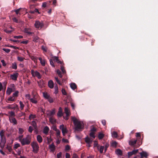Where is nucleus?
<instances>
[{"label": "nucleus", "mask_w": 158, "mask_h": 158, "mask_svg": "<svg viewBox=\"0 0 158 158\" xmlns=\"http://www.w3.org/2000/svg\"><path fill=\"white\" fill-rule=\"evenodd\" d=\"M72 120L75 126V129L76 131H80V129H83L84 124L82 122L80 121L74 117H71Z\"/></svg>", "instance_id": "1"}, {"label": "nucleus", "mask_w": 158, "mask_h": 158, "mask_svg": "<svg viewBox=\"0 0 158 158\" xmlns=\"http://www.w3.org/2000/svg\"><path fill=\"white\" fill-rule=\"evenodd\" d=\"M31 142V137L29 135H27L26 137L23 138L20 142L22 145H29Z\"/></svg>", "instance_id": "2"}, {"label": "nucleus", "mask_w": 158, "mask_h": 158, "mask_svg": "<svg viewBox=\"0 0 158 158\" xmlns=\"http://www.w3.org/2000/svg\"><path fill=\"white\" fill-rule=\"evenodd\" d=\"M32 148V152L35 153H37L39 150V147L38 143L36 142H33L31 144Z\"/></svg>", "instance_id": "3"}, {"label": "nucleus", "mask_w": 158, "mask_h": 158, "mask_svg": "<svg viewBox=\"0 0 158 158\" xmlns=\"http://www.w3.org/2000/svg\"><path fill=\"white\" fill-rule=\"evenodd\" d=\"M31 74L33 77H36L39 79H40L41 78V76L37 71H35L33 69H32L31 70Z\"/></svg>", "instance_id": "4"}, {"label": "nucleus", "mask_w": 158, "mask_h": 158, "mask_svg": "<svg viewBox=\"0 0 158 158\" xmlns=\"http://www.w3.org/2000/svg\"><path fill=\"white\" fill-rule=\"evenodd\" d=\"M34 25L36 28L40 29L44 26V24L42 22H40L39 21H35Z\"/></svg>", "instance_id": "5"}, {"label": "nucleus", "mask_w": 158, "mask_h": 158, "mask_svg": "<svg viewBox=\"0 0 158 158\" xmlns=\"http://www.w3.org/2000/svg\"><path fill=\"white\" fill-rule=\"evenodd\" d=\"M56 111L55 109H53L51 110H47L46 112V114L48 117H53V116L55 114Z\"/></svg>", "instance_id": "6"}, {"label": "nucleus", "mask_w": 158, "mask_h": 158, "mask_svg": "<svg viewBox=\"0 0 158 158\" xmlns=\"http://www.w3.org/2000/svg\"><path fill=\"white\" fill-rule=\"evenodd\" d=\"M19 74L17 73H14L10 75V77L11 79L15 81H16L17 80V78Z\"/></svg>", "instance_id": "7"}, {"label": "nucleus", "mask_w": 158, "mask_h": 158, "mask_svg": "<svg viewBox=\"0 0 158 158\" xmlns=\"http://www.w3.org/2000/svg\"><path fill=\"white\" fill-rule=\"evenodd\" d=\"M6 143V139L4 138L0 139V147L2 148H3L4 145Z\"/></svg>", "instance_id": "8"}, {"label": "nucleus", "mask_w": 158, "mask_h": 158, "mask_svg": "<svg viewBox=\"0 0 158 158\" xmlns=\"http://www.w3.org/2000/svg\"><path fill=\"white\" fill-rule=\"evenodd\" d=\"M49 148L50 150V152L52 153L55 152L56 149L55 146L53 143H52L49 145Z\"/></svg>", "instance_id": "9"}, {"label": "nucleus", "mask_w": 158, "mask_h": 158, "mask_svg": "<svg viewBox=\"0 0 158 158\" xmlns=\"http://www.w3.org/2000/svg\"><path fill=\"white\" fill-rule=\"evenodd\" d=\"M9 120L10 122L13 123V125H15L17 124V120L14 117H10Z\"/></svg>", "instance_id": "10"}, {"label": "nucleus", "mask_w": 158, "mask_h": 158, "mask_svg": "<svg viewBox=\"0 0 158 158\" xmlns=\"http://www.w3.org/2000/svg\"><path fill=\"white\" fill-rule=\"evenodd\" d=\"M60 129L61 130L62 133H67L68 130L66 127H64V125L62 124L60 126Z\"/></svg>", "instance_id": "11"}, {"label": "nucleus", "mask_w": 158, "mask_h": 158, "mask_svg": "<svg viewBox=\"0 0 158 158\" xmlns=\"http://www.w3.org/2000/svg\"><path fill=\"white\" fill-rule=\"evenodd\" d=\"M85 142L87 144H91L93 140V139L86 137L85 138Z\"/></svg>", "instance_id": "12"}, {"label": "nucleus", "mask_w": 158, "mask_h": 158, "mask_svg": "<svg viewBox=\"0 0 158 158\" xmlns=\"http://www.w3.org/2000/svg\"><path fill=\"white\" fill-rule=\"evenodd\" d=\"M63 115L62 109L61 107L59 108L58 112L57 113V116L58 117H61Z\"/></svg>", "instance_id": "13"}, {"label": "nucleus", "mask_w": 158, "mask_h": 158, "mask_svg": "<svg viewBox=\"0 0 158 158\" xmlns=\"http://www.w3.org/2000/svg\"><path fill=\"white\" fill-rule=\"evenodd\" d=\"M139 154L141 156V158H143V157L147 158L148 156V153L145 151H142V152H140Z\"/></svg>", "instance_id": "14"}, {"label": "nucleus", "mask_w": 158, "mask_h": 158, "mask_svg": "<svg viewBox=\"0 0 158 158\" xmlns=\"http://www.w3.org/2000/svg\"><path fill=\"white\" fill-rule=\"evenodd\" d=\"M48 86L50 89H52L54 87V83L52 80H49L48 82Z\"/></svg>", "instance_id": "15"}, {"label": "nucleus", "mask_w": 158, "mask_h": 158, "mask_svg": "<svg viewBox=\"0 0 158 158\" xmlns=\"http://www.w3.org/2000/svg\"><path fill=\"white\" fill-rule=\"evenodd\" d=\"M49 130V127L46 126L44 128L43 132L45 135H47Z\"/></svg>", "instance_id": "16"}, {"label": "nucleus", "mask_w": 158, "mask_h": 158, "mask_svg": "<svg viewBox=\"0 0 158 158\" xmlns=\"http://www.w3.org/2000/svg\"><path fill=\"white\" fill-rule=\"evenodd\" d=\"M44 97L46 99H48V98L50 97L49 95L47 92H43L42 93Z\"/></svg>", "instance_id": "17"}, {"label": "nucleus", "mask_w": 158, "mask_h": 158, "mask_svg": "<svg viewBox=\"0 0 158 158\" xmlns=\"http://www.w3.org/2000/svg\"><path fill=\"white\" fill-rule=\"evenodd\" d=\"M38 84L39 86L41 88H42L44 85V83L43 80H40L38 82Z\"/></svg>", "instance_id": "18"}, {"label": "nucleus", "mask_w": 158, "mask_h": 158, "mask_svg": "<svg viewBox=\"0 0 158 158\" xmlns=\"http://www.w3.org/2000/svg\"><path fill=\"white\" fill-rule=\"evenodd\" d=\"M137 140L131 139L129 141V144L131 146L134 145L136 143Z\"/></svg>", "instance_id": "19"}, {"label": "nucleus", "mask_w": 158, "mask_h": 158, "mask_svg": "<svg viewBox=\"0 0 158 158\" xmlns=\"http://www.w3.org/2000/svg\"><path fill=\"white\" fill-rule=\"evenodd\" d=\"M64 111L66 115H70V110L68 107H65L64 108Z\"/></svg>", "instance_id": "20"}, {"label": "nucleus", "mask_w": 158, "mask_h": 158, "mask_svg": "<svg viewBox=\"0 0 158 158\" xmlns=\"http://www.w3.org/2000/svg\"><path fill=\"white\" fill-rule=\"evenodd\" d=\"M49 121L52 124H54L56 122V119L53 117H49Z\"/></svg>", "instance_id": "21"}, {"label": "nucleus", "mask_w": 158, "mask_h": 158, "mask_svg": "<svg viewBox=\"0 0 158 158\" xmlns=\"http://www.w3.org/2000/svg\"><path fill=\"white\" fill-rule=\"evenodd\" d=\"M104 149V147L103 146H98V149L100 153H102L103 152V150Z\"/></svg>", "instance_id": "22"}, {"label": "nucleus", "mask_w": 158, "mask_h": 158, "mask_svg": "<svg viewBox=\"0 0 158 158\" xmlns=\"http://www.w3.org/2000/svg\"><path fill=\"white\" fill-rule=\"evenodd\" d=\"M37 140L39 143H41L43 141L42 137L40 135H38L37 136Z\"/></svg>", "instance_id": "23"}, {"label": "nucleus", "mask_w": 158, "mask_h": 158, "mask_svg": "<svg viewBox=\"0 0 158 158\" xmlns=\"http://www.w3.org/2000/svg\"><path fill=\"white\" fill-rule=\"evenodd\" d=\"M115 153L116 154L119 156H121L122 154V151L120 149H117L115 151Z\"/></svg>", "instance_id": "24"}, {"label": "nucleus", "mask_w": 158, "mask_h": 158, "mask_svg": "<svg viewBox=\"0 0 158 158\" xmlns=\"http://www.w3.org/2000/svg\"><path fill=\"white\" fill-rule=\"evenodd\" d=\"M71 88L73 90H74L77 88V86L75 83H71L70 85Z\"/></svg>", "instance_id": "25"}, {"label": "nucleus", "mask_w": 158, "mask_h": 158, "mask_svg": "<svg viewBox=\"0 0 158 158\" xmlns=\"http://www.w3.org/2000/svg\"><path fill=\"white\" fill-rule=\"evenodd\" d=\"M39 38L37 36H34L33 37V41L35 42H37L39 41Z\"/></svg>", "instance_id": "26"}, {"label": "nucleus", "mask_w": 158, "mask_h": 158, "mask_svg": "<svg viewBox=\"0 0 158 158\" xmlns=\"http://www.w3.org/2000/svg\"><path fill=\"white\" fill-rule=\"evenodd\" d=\"M39 60H40V63L42 66H44L45 65V61L44 60H43L41 57H39L38 58Z\"/></svg>", "instance_id": "27"}, {"label": "nucleus", "mask_w": 158, "mask_h": 158, "mask_svg": "<svg viewBox=\"0 0 158 158\" xmlns=\"http://www.w3.org/2000/svg\"><path fill=\"white\" fill-rule=\"evenodd\" d=\"M54 93L55 94H57L59 92L58 88L57 85H56L54 86Z\"/></svg>", "instance_id": "28"}, {"label": "nucleus", "mask_w": 158, "mask_h": 158, "mask_svg": "<svg viewBox=\"0 0 158 158\" xmlns=\"http://www.w3.org/2000/svg\"><path fill=\"white\" fill-rule=\"evenodd\" d=\"M12 91V89L8 87L6 91V93L7 94L10 95Z\"/></svg>", "instance_id": "29"}, {"label": "nucleus", "mask_w": 158, "mask_h": 158, "mask_svg": "<svg viewBox=\"0 0 158 158\" xmlns=\"http://www.w3.org/2000/svg\"><path fill=\"white\" fill-rule=\"evenodd\" d=\"M9 113L10 114V115L9 116V118L10 117H14L15 116V113L13 111H11L9 112Z\"/></svg>", "instance_id": "30"}, {"label": "nucleus", "mask_w": 158, "mask_h": 158, "mask_svg": "<svg viewBox=\"0 0 158 158\" xmlns=\"http://www.w3.org/2000/svg\"><path fill=\"white\" fill-rule=\"evenodd\" d=\"M6 148L10 152L12 153L13 152L12 149L10 146L7 145L6 147Z\"/></svg>", "instance_id": "31"}, {"label": "nucleus", "mask_w": 158, "mask_h": 158, "mask_svg": "<svg viewBox=\"0 0 158 158\" xmlns=\"http://www.w3.org/2000/svg\"><path fill=\"white\" fill-rule=\"evenodd\" d=\"M20 145L19 143H15L14 145V148L15 150H16L18 148L20 147Z\"/></svg>", "instance_id": "32"}, {"label": "nucleus", "mask_w": 158, "mask_h": 158, "mask_svg": "<svg viewBox=\"0 0 158 158\" xmlns=\"http://www.w3.org/2000/svg\"><path fill=\"white\" fill-rule=\"evenodd\" d=\"M19 103L21 110H22L24 108V105L23 104V102L21 101L19 102Z\"/></svg>", "instance_id": "33"}, {"label": "nucleus", "mask_w": 158, "mask_h": 158, "mask_svg": "<svg viewBox=\"0 0 158 158\" xmlns=\"http://www.w3.org/2000/svg\"><path fill=\"white\" fill-rule=\"evenodd\" d=\"M24 32L28 34H31V32H30V29L29 28H25Z\"/></svg>", "instance_id": "34"}, {"label": "nucleus", "mask_w": 158, "mask_h": 158, "mask_svg": "<svg viewBox=\"0 0 158 158\" xmlns=\"http://www.w3.org/2000/svg\"><path fill=\"white\" fill-rule=\"evenodd\" d=\"M12 68L13 69H17V65L16 62H14L12 64Z\"/></svg>", "instance_id": "35"}, {"label": "nucleus", "mask_w": 158, "mask_h": 158, "mask_svg": "<svg viewBox=\"0 0 158 158\" xmlns=\"http://www.w3.org/2000/svg\"><path fill=\"white\" fill-rule=\"evenodd\" d=\"M112 136L113 137L117 138L118 136V134L116 131H114L112 133Z\"/></svg>", "instance_id": "36"}, {"label": "nucleus", "mask_w": 158, "mask_h": 158, "mask_svg": "<svg viewBox=\"0 0 158 158\" xmlns=\"http://www.w3.org/2000/svg\"><path fill=\"white\" fill-rule=\"evenodd\" d=\"M17 59L18 61L20 62H22L24 60V59H25V58L22 57L18 56L17 57Z\"/></svg>", "instance_id": "37"}, {"label": "nucleus", "mask_w": 158, "mask_h": 158, "mask_svg": "<svg viewBox=\"0 0 158 158\" xmlns=\"http://www.w3.org/2000/svg\"><path fill=\"white\" fill-rule=\"evenodd\" d=\"M104 136V135L102 133H99L98 135V138L99 139H102Z\"/></svg>", "instance_id": "38"}, {"label": "nucleus", "mask_w": 158, "mask_h": 158, "mask_svg": "<svg viewBox=\"0 0 158 158\" xmlns=\"http://www.w3.org/2000/svg\"><path fill=\"white\" fill-rule=\"evenodd\" d=\"M30 101L32 103L36 104L37 103V101L36 99L31 98L30 99Z\"/></svg>", "instance_id": "39"}, {"label": "nucleus", "mask_w": 158, "mask_h": 158, "mask_svg": "<svg viewBox=\"0 0 158 158\" xmlns=\"http://www.w3.org/2000/svg\"><path fill=\"white\" fill-rule=\"evenodd\" d=\"M56 136L57 137L59 138L60 137V131L58 130L56 131Z\"/></svg>", "instance_id": "40"}, {"label": "nucleus", "mask_w": 158, "mask_h": 158, "mask_svg": "<svg viewBox=\"0 0 158 158\" xmlns=\"http://www.w3.org/2000/svg\"><path fill=\"white\" fill-rule=\"evenodd\" d=\"M15 100V98H13V97H10L9 98L7 101V102H9L7 101H13Z\"/></svg>", "instance_id": "41"}, {"label": "nucleus", "mask_w": 158, "mask_h": 158, "mask_svg": "<svg viewBox=\"0 0 158 158\" xmlns=\"http://www.w3.org/2000/svg\"><path fill=\"white\" fill-rule=\"evenodd\" d=\"M60 69L63 73H66L65 70L64 69V68L63 65H62L61 66Z\"/></svg>", "instance_id": "42"}, {"label": "nucleus", "mask_w": 158, "mask_h": 158, "mask_svg": "<svg viewBox=\"0 0 158 158\" xmlns=\"http://www.w3.org/2000/svg\"><path fill=\"white\" fill-rule=\"evenodd\" d=\"M12 105H13V106H11V107H12L13 108H12V109H16V108H18V106L17 104L15 103L14 104H12Z\"/></svg>", "instance_id": "43"}, {"label": "nucleus", "mask_w": 158, "mask_h": 158, "mask_svg": "<svg viewBox=\"0 0 158 158\" xmlns=\"http://www.w3.org/2000/svg\"><path fill=\"white\" fill-rule=\"evenodd\" d=\"M89 135L91 137H92L94 139V138L95 137L94 133L93 132H91L90 133Z\"/></svg>", "instance_id": "44"}, {"label": "nucleus", "mask_w": 158, "mask_h": 158, "mask_svg": "<svg viewBox=\"0 0 158 158\" xmlns=\"http://www.w3.org/2000/svg\"><path fill=\"white\" fill-rule=\"evenodd\" d=\"M131 152L133 155H135L138 152V149L134 150Z\"/></svg>", "instance_id": "45"}, {"label": "nucleus", "mask_w": 158, "mask_h": 158, "mask_svg": "<svg viewBox=\"0 0 158 158\" xmlns=\"http://www.w3.org/2000/svg\"><path fill=\"white\" fill-rule=\"evenodd\" d=\"M24 132V130L22 128H19V134H22Z\"/></svg>", "instance_id": "46"}, {"label": "nucleus", "mask_w": 158, "mask_h": 158, "mask_svg": "<svg viewBox=\"0 0 158 158\" xmlns=\"http://www.w3.org/2000/svg\"><path fill=\"white\" fill-rule=\"evenodd\" d=\"M70 149V147L69 145H67L65 146V150L66 151H68Z\"/></svg>", "instance_id": "47"}, {"label": "nucleus", "mask_w": 158, "mask_h": 158, "mask_svg": "<svg viewBox=\"0 0 158 158\" xmlns=\"http://www.w3.org/2000/svg\"><path fill=\"white\" fill-rule=\"evenodd\" d=\"M14 38L15 39H20L23 38V36L22 35L14 36Z\"/></svg>", "instance_id": "48"}, {"label": "nucleus", "mask_w": 158, "mask_h": 158, "mask_svg": "<svg viewBox=\"0 0 158 158\" xmlns=\"http://www.w3.org/2000/svg\"><path fill=\"white\" fill-rule=\"evenodd\" d=\"M117 143L116 141H114L111 144V145L112 146L114 147H116L117 145Z\"/></svg>", "instance_id": "49"}, {"label": "nucleus", "mask_w": 158, "mask_h": 158, "mask_svg": "<svg viewBox=\"0 0 158 158\" xmlns=\"http://www.w3.org/2000/svg\"><path fill=\"white\" fill-rule=\"evenodd\" d=\"M5 52L7 53H9L10 51V50L9 49H6L5 48H3L2 49Z\"/></svg>", "instance_id": "50"}, {"label": "nucleus", "mask_w": 158, "mask_h": 158, "mask_svg": "<svg viewBox=\"0 0 158 158\" xmlns=\"http://www.w3.org/2000/svg\"><path fill=\"white\" fill-rule=\"evenodd\" d=\"M0 138H4L3 137L4 136V131L3 130L1 131L0 132Z\"/></svg>", "instance_id": "51"}, {"label": "nucleus", "mask_w": 158, "mask_h": 158, "mask_svg": "<svg viewBox=\"0 0 158 158\" xmlns=\"http://www.w3.org/2000/svg\"><path fill=\"white\" fill-rule=\"evenodd\" d=\"M23 135H19V136L18 139H19V141L20 142H21L22 140V139H23Z\"/></svg>", "instance_id": "52"}, {"label": "nucleus", "mask_w": 158, "mask_h": 158, "mask_svg": "<svg viewBox=\"0 0 158 158\" xmlns=\"http://www.w3.org/2000/svg\"><path fill=\"white\" fill-rule=\"evenodd\" d=\"M94 147H97L98 148V146H99V145H98V143L97 141L95 140L94 141Z\"/></svg>", "instance_id": "53"}, {"label": "nucleus", "mask_w": 158, "mask_h": 158, "mask_svg": "<svg viewBox=\"0 0 158 158\" xmlns=\"http://www.w3.org/2000/svg\"><path fill=\"white\" fill-rule=\"evenodd\" d=\"M55 78L58 84L60 85H61V83H60V81L58 79V77H55Z\"/></svg>", "instance_id": "54"}, {"label": "nucleus", "mask_w": 158, "mask_h": 158, "mask_svg": "<svg viewBox=\"0 0 158 158\" xmlns=\"http://www.w3.org/2000/svg\"><path fill=\"white\" fill-rule=\"evenodd\" d=\"M48 101L50 103H52L53 102V98L51 97H50L48 99Z\"/></svg>", "instance_id": "55"}, {"label": "nucleus", "mask_w": 158, "mask_h": 158, "mask_svg": "<svg viewBox=\"0 0 158 158\" xmlns=\"http://www.w3.org/2000/svg\"><path fill=\"white\" fill-rule=\"evenodd\" d=\"M6 47H10V48H13L14 49H15L18 48V47H15V46H13V45H6Z\"/></svg>", "instance_id": "56"}, {"label": "nucleus", "mask_w": 158, "mask_h": 158, "mask_svg": "<svg viewBox=\"0 0 158 158\" xmlns=\"http://www.w3.org/2000/svg\"><path fill=\"white\" fill-rule=\"evenodd\" d=\"M62 153L61 152H60L58 153L56 155L57 158H60L61 157Z\"/></svg>", "instance_id": "57"}, {"label": "nucleus", "mask_w": 158, "mask_h": 158, "mask_svg": "<svg viewBox=\"0 0 158 158\" xmlns=\"http://www.w3.org/2000/svg\"><path fill=\"white\" fill-rule=\"evenodd\" d=\"M33 130V127L31 126H29L28 128V131L30 133H31Z\"/></svg>", "instance_id": "58"}, {"label": "nucleus", "mask_w": 158, "mask_h": 158, "mask_svg": "<svg viewBox=\"0 0 158 158\" xmlns=\"http://www.w3.org/2000/svg\"><path fill=\"white\" fill-rule=\"evenodd\" d=\"M50 64L53 67H55V65L54 64L52 60V59H50L49 60Z\"/></svg>", "instance_id": "59"}, {"label": "nucleus", "mask_w": 158, "mask_h": 158, "mask_svg": "<svg viewBox=\"0 0 158 158\" xmlns=\"http://www.w3.org/2000/svg\"><path fill=\"white\" fill-rule=\"evenodd\" d=\"M62 94L64 95H66L67 93L66 92L65 90L64 89H62L61 90Z\"/></svg>", "instance_id": "60"}, {"label": "nucleus", "mask_w": 158, "mask_h": 158, "mask_svg": "<svg viewBox=\"0 0 158 158\" xmlns=\"http://www.w3.org/2000/svg\"><path fill=\"white\" fill-rule=\"evenodd\" d=\"M19 92L18 91H16L13 94V96L14 97H17L18 96Z\"/></svg>", "instance_id": "61"}, {"label": "nucleus", "mask_w": 158, "mask_h": 158, "mask_svg": "<svg viewBox=\"0 0 158 158\" xmlns=\"http://www.w3.org/2000/svg\"><path fill=\"white\" fill-rule=\"evenodd\" d=\"M41 48L45 52H46L47 51V48L46 47L44 46H42L41 47Z\"/></svg>", "instance_id": "62"}, {"label": "nucleus", "mask_w": 158, "mask_h": 158, "mask_svg": "<svg viewBox=\"0 0 158 158\" xmlns=\"http://www.w3.org/2000/svg\"><path fill=\"white\" fill-rule=\"evenodd\" d=\"M31 59L32 60H34V61H36L37 60V58L34 56H32L31 57Z\"/></svg>", "instance_id": "63"}, {"label": "nucleus", "mask_w": 158, "mask_h": 158, "mask_svg": "<svg viewBox=\"0 0 158 158\" xmlns=\"http://www.w3.org/2000/svg\"><path fill=\"white\" fill-rule=\"evenodd\" d=\"M1 62L2 63V65L3 66H6V64L5 63V60H1Z\"/></svg>", "instance_id": "64"}]
</instances>
